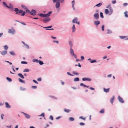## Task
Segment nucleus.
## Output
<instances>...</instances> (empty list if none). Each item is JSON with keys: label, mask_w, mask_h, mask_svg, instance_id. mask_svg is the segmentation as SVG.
I'll return each instance as SVG.
<instances>
[{"label": "nucleus", "mask_w": 128, "mask_h": 128, "mask_svg": "<svg viewBox=\"0 0 128 128\" xmlns=\"http://www.w3.org/2000/svg\"><path fill=\"white\" fill-rule=\"evenodd\" d=\"M103 90L106 93H108L109 92L110 88H108L106 89L105 88H103Z\"/></svg>", "instance_id": "21"}, {"label": "nucleus", "mask_w": 128, "mask_h": 128, "mask_svg": "<svg viewBox=\"0 0 128 128\" xmlns=\"http://www.w3.org/2000/svg\"><path fill=\"white\" fill-rule=\"evenodd\" d=\"M19 81L20 82L23 83H25V82L24 80H22L20 78H19L18 79Z\"/></svg>", "instance_id": "37"}, {"label": "nucleus", "mask_w": 128, "mask_h": 128, "mask_svg": "<svg viewBox=\"0 0 128 128\" xmlns=\"http://www.w3.org/2000/svg\"><path fill=\"white\" fill-rule=\"evenodd\" d=\"M21 42L24 45L25 48H26L27 49H29V46L28 44H25V43L23 41H22Z\"/></svg>", "instance_id": "11"}, {"label": "nucleus", "mask_w": 128, "mask_h": 128, "mask_svg": "<svg viewBox=\"0 0 128 128\" xmlns=\"http://www.w3.org/2000/svg\"><path fill=\"white\" fill-rule=\"evenodd\" d=\"M18 76L22 79H24V78L23 75L21 73L18 74Z\"/></svg>", "instance_id": "20"}, {"label": "nucleus", "mask_w": 128, "mask_h": 128, "mask_svg": "<svg viewBox=\"0 0 128 128\" xmlns=\"http://www.w3.org/2000/svg\"><path fill=\"white\" fill-rule=\"evenodd\" d=\"M112 33V31L109 30V29H108L107 30V33L108 34H111Z\"/></svg>", "instance_id": "36"}, {"label": "nucleus", "mask_w": 128, "mask_h": 128, "mask_svg": "<svg viewBox=\"0 0 128 128\" xmlns=\"http://www.w3.org/2000/svg\"><path fill=\"white\" fill-rule=\"evenodd\" d=\"M30 13L31 15L35 16L36 14V11L34 10H32L30 12Z\"/></svg>", "instance_id": "6"}, {"label": "nucleus", "mask_w": 128, "mask_h": 128, "mask_svg": "<svg viewBox=\"0 0 128 128\" xmlns=\"http://www.w3.org/2000/svg\"><path fill=\"white\" fill-rule=\"evenodd\" d=\"M76 30V28L75 27V25L74 24L73 25L72 28V32H73L75 31Z\"/></svg>", "instance_id": "17"}, {"label": "nucleus", "mask_w": 128, "mask_h": 128, "mask_svg": "<svg viewBox=\"0 0 128 128\" xmlns=\"http://www.w3.org/2000/svg\"><path fill=\"white\" fill-rule=\"evenodd\" d=\"M9 53L12 55L15 56L16 54L15 52L13 51H10L9 52Z\"/></svg>", "instance_id": "23"}, {"label": "nucleus", "mask_w": 128, "mask_h": 128, "mask_svg": "<svg viewBox=\"0 0 128 128\" xmlns=\"http://www.w3.org/2000/svg\"><path fill=\"white\" fill-rule=\"evenodd\" d=\"M6 80L9 82H10L12 81V80L11 78L8 77H7L6 78Z\"/></svg>", "instance_id": "30"}, {"label": "nucleus", "mask_w": 128, "mask_h": 128, "mask_svg": "<svg viewBox=\"0 0 128 128\" xmlns=\"http://www.w3.org/2000/svg\"><path fill=\"white\" fill-rule=\"evenodd\" d=\"M100 17L102 18H104V16L103 15V14L102 12H101L100 13Z\"/></svg>", "instance_id": "44"}, {"label": "nucleus", "mask_w": 128, "mask_h": 128, "mask_svg": "<svg viewBox=\"0 0 128 128\" xmlns=\"http://www.w3.org/2000/svg\"><path fill=\"white\" fill-rule=\"evenodd\" d=\"M2 3H3V5L4 6H5L7 8H9L8 6L7 5L6 3L5 2H3Z\"/></svg>", "instance_id": "38"}, {"label": "nucleus", "mask_w": 128, "mask_h": 128, "mask_svg": "<svg viewBox=\"0 0 128 128\" xmlns=\"http://www.w3.org/2000/svg\"><path fill=\"white\" fill-rule=\"evenodd\" d=\"M104 25H102V31H104Z\"/></svg>", "instance_id": "49"}, {"label": "nucleus", "mask_w": 128, "mask_h": 128, "mask_svg": "<svg viewBox=\"0 0 128 128\" xmlns=\"http://www.w3.org/2000/svg\"><path fill=\"white\" fill-rule=\"evenodd\" d=\"M68 44L70 47V48H72L73 46V44L72 41L69 40L68 41Z\"/></svg>", "instance_id": "10"}, {"label": "nucleus", "mask_w": 128, "mask_h": 128, "mask_svg": "<svg viewBox=\"0 0 128 128\" xmlns=\"http://www.w3.org/2000/svg\"><path fill=\"white\" fill-rule=\"evenodd\" d=\"M100 23V21L98 20H96L94 22V25L96 26H98Z\"/></svg>", "instance_id": "9"}, {"label": "nucleus", "mask_w": 128, "mask_h": 128, "mask_svg": "<svg viewBox=\"0 0 128 128\" xmlns=\"http://www.w3.org/2000/svg\"><path fill=\"white\" fill-rule=\"evenodd\" d=\"M40 26L44 28H45L46 30H54V29L53 28H49L48 26H47V27H43L42 26H40Z\"/></svg>", "instance_id": "19"}, {"label": "nucleus", "mask_w": 128, "mask_h": 128, "mask_svg": "<svg viewBox=\"0 0 128 128\" xmlns=\"http://www.w3.org/2000/svg\"><path fill=\"white\" fill-rule=\"evenodd\" d=\"M21 7H22L24 9H26V6H25L23 5H22Z\"/></svg>", "instance_id": "60"}, {"label": "nucleus", "mask_w": 128, "mask_h": 128, "mask_svg": "<svg viewBox=\"0 0 128 128\" xmlns=\"http://www.w3.org/2000/svg\"><path fill=\"white\" fill-rule=\"evenodd\" d=\"M70 53L72 56H74L75 58H76V56L74 54V50L72 48H70Z\"/></svg>", "instance_id": "3"}, {"label": "nucleus", "mask_w": 128, "mask_h": 128, "mask_svg": "<svg viewBox=\"0 0 128 128\" xmlns=\"http://www.w3.org/2000/svg\"><path fill=\"white\" fill-rule=\"evenodd\" d=\"M72 6H74V4H75V2L74 0H73L72 2Z\"/></svg>", "instance_id": "51"}, {"label": "nucleus", "mask_w": 128, "mask_h": 128, "mask_svg": "<svg viewBox=\"0 0 128 128\" xmlns=\"http://www.w3.org/2000/svg\"><path fill=\"white\" fill-rule=\"evenodd\" d=\"M104 109H102L100 111V114H104Z\"/></svg>", "instance_id": "39"}, {"label": "nucleus", "mask_w": 128, "mask_h": 128, "mask_svg": "<svg viewBox=\"0 0 128 128\" xmlns=\"http://www.w3.org/2000/svg\"><path fill=\"white\" fill-rule=\"evenodd\" d=\"M50 119L51 120H53V116H50Z\"/></svg>", "instance_id": "61"}, {"label": "nucleus", "mask_w": 128, "mask_h": 128, "mask_svg": "<svg viewBox=\"0 0 128 128\" xmlns=\"http://www.w3.org/2000/svg\"><path fill=\"white\" fill-rule=\"evenodd\" d=\"M118 99L120 102L122 103H124V102L122 98L119 96H118Z\"/></svg>", "instance_id": "7"}, {"label": "nucleus", "mask_w": 128, "mask_h": 128, "mask_svg": "<svg viewBox=\"0 0 128 128\" xmlns=\"http://www.w3.org/2000/svg\"><path fill=\"white\" fill-rule=\"evenodd\" d=\"M78 21V18H75L72 20V22L73 23H76Z\"/></svg>", "instance_id": "15"}, {"label": "nucleus", "mask_w": 128, "mask_h": 128, "mask_svg": "<svg viewBox=\"0 0 128 128\" xmlns=\"http://www.w3.org/2000/svg\"><path fill=\"white\" fill-rule=\"evenodd\" d=\"M9 6H8V7H9V8H11L12 10H13L14 8H13V6H12V5L11 4H10Z\"/></svg>", "instance_id": "33"}, {"label": "nucleus", "mask_w": 128, "mask_h": 128, "mask_svg": "<svg viewBox=\"0 0 128 128\" xmlns=\"http://www.w3.org/2000/svg\"><path fill=\"white\" fill-rule=\"evenodd\" d=\"M42 79L41 78H39L37 79V80L38 81H40Z\"/></svg>", "instance_id": "64"}, {"label": "nucleus", "mask_w": 128, "mask_h": 128, "mask_svg": "<svg viewBox=\"0 0 128 128\" xmlns=\"http://www.w3.org/2000/svg\"><path fill=\"white\" fill-rule=\"evenodd\" d=\"M79 124L80 126H82L84 125L85 124L83 122H80L79 123Z\"/></svg>", "instance_id": "56"}, {"label": "nucleus", "mask_w": 128, "mask_h": 128, "mask_svg": "<svg viewBox=\"0 0 128 128\" xmlns=\"http://www.w3.org/2000/svg\"><path fill=\"white\" fill-rule=\"evenodd\" d=\"M16 32V31L14 28L12 27L10 29H8V32L9 34H14Z\"/></svg>", "instance_id": "2"}, {"label": "nucleus", "mask_w": 128, "mask_h": 128, "mask_svg": "<svg viewBox=\"0 0 128 128\" xmlns=\"http://www.w3.org/2000/svg\"><path fill=\"white\" fill-rule=\"evenodd\" d=\"M72 73L76 75H78L79 74L78 73L75 71L73 72H72Z\"/></svg>", "instance_id": "43"}, {"label": "nucleus", "mask_w": 128, "mask_h": 128, "mask_svg": "<svg viewBox=\"0 0 128 128\" xmlns=\"http://www.w3.org/2000/svg\"><path fill=\"white\" fill-rule=\"evenodd\" d=\"M32 61L34 62H36V63H38V60L37 59H34L32 60Z\"/></svg>", "instance_id": "34"}, {"label": "nucleus", "mask_w": 128, "mask_h": 128, "mask_svg": "<svg viewBox=\"0 0 128 128\" xmlns=\"http://www.w3.org/2000/svg\"><path fill=\"white\" fill-rule=\"evenodd\" d=\"M6 105V107L7 108H11L10 106L9 105L8 103L7 102H6L5 103Z\"/></svg>", "instance_id": "16"}, {"label": "nucleus", "mask_w": 128, "mask_h": 128, "mask_svg": "<svg viewBox=\"0 0 128 128\" xmlns=\"http://www.w3.org/2000/svg\"><path fill=\"white\" fill-rule=\"evenodd\" d=\"M44 113H42L41 114L38 115L39 116H42L44 117Z\"/></svg>", "instance_id": "52"}, {"label": "nucleus", "mask_w": 128, "mask_h": 128, "mask_svg": "<svg viewBox=\"0 0 128 128\" xmlns=\"http://www.w3.org/2000/svg\"><path fill=\"white\" fill-rule=\"evenodd\" d=\"M80 86H84V87H86V85L84 84L83 83H80Z\"/></svg>", "instance_id": "48"}, {"label": "nucleus", "mask_w": 128, "mask_h": 128, "mask_svg": "<svg viewBox=\"0 0 128 128\" xmlns=\"http://www.w3.org/2000/svg\"><path fill=\"white\" fill-rule=\"evenodd\" d=\"M49 97H50L51 98H53L55 100H57V98L54 96H49Z\"/></svg>", "instance_id": "31"}, {"label": "nucleus", "mask_w": 128, "mask_h": 128, "mask_svg": "<svg viewBox=\"0 0 128 128\" xmlns=\"http://www.w3.org/2000/svg\"><path fill=\"white\" fill-rule=\"evenodd\" d=\"M52 13V12L51 11H50L47 14H46L47 17H48L50 16V14H51Z\"/></svg>", "instance_id": "32"}, {"label": "nucleus", "mask_w": 128, "mask_h": 128, "mask_svg": "<svg viewBox=\"0 0 128 128\" xmlns=\"http://www.w3.org/2000/svg\"><path fill=\"white\" fill-rule=\"evenodd\" d=\"M128 3H124L123 4V5L124 6H126L128 5Z\"/></svg>", "instance_id": "63"}, {"label": "nucleus", "mask_w": 128, "mask_h": 128, "mask_svg": "<svg viewBox=\"0 0 128 128\" xmlns=\"http://www.w3.org/2000/svg\"><path fill=\"white\" fill-rule=\"evenodd\" d=\"M90 62L91 63H93L94 62H96V60H90Z\"/></svg>", "instance_id": "40"}, {"label": "nucleus", "mask_w": 128, "mask_h": 128, "mask_svg": "<svg viewBox=\"0 0 128 128\" xmlns=\"http://www.w3.org/2000/svg\"><path fill=\"white\" fill-rule=\"evenodd\" d=\"M38 15L42 16V17L47 18L46 14H43L42 13L38 14Z\"/></svg>", "instance_id": "13"}, {"label": "nucleus", "mask_w": 128, "mask_h": 128, "mask_svg": "<svg viewBox=\"0 0 128 128\" xmlns=\"http://www.w3.org/2000/svg\"><path fill=\"white\" fill-rule=\"evenodd\" d=\"M38 62L40 65H42L44 64L43 62L42 61H41L40 60H38Z\"/></svg>", "instance_id": "28"}, {"label": "nucleus", "mask_w": 128, "mask_h": 128, "mask_svg": "<svg viewBox=\"0 0 128 128\" xmlns=\"http://www.w3.org/2000/svg\"><path fill=\"white\" fill-rule=\"evenodd\" d=\"M127 13L128 12L127 11H126L124 13V16L126 17V18L128 17V15L127 14Z\"/></svg>", "instance_id": "27"}, {"label": "nucleus", "mask_w": 128, "mask_h": 128, "mask_svg": "<svg viewBox=\"0 0 128 128\" xmlns=\"http://www.w3.org/2000/svg\"><path fill=\"white\" fill-rule=\"evenodd\" d=\"M50 20V18L47 17L43 18L42 21L44 23H46L49 22Z\"/></svg>", "instance_id": "5"}, {"label": "nucleus", "mask_w": 128, "mask_h": 128, "mask_svg": "<svg viewBox=\"0 0 128 128\" xmlns=\"http://www.w3.org/2000/svg\"><path fill=\"white\" fill-rule=\"evenodd\" d=\"M23 12V10H19L18 12H16V14H21Z\"/></svg>", "instance_id": "26"}, {"label": "nucleus", "mask_w": 128, "mask_h": 128, "mask_svg": "<svg viewBox=\"0 0 128 128\" xmlns=\"http://www.w3.org/2000/svg\"><path fill=\"white\" fill-rule=\"evenodd\" d=\"M79 78H75L74 80V82H78L79 81Z\"/></svg>", "instance_id": "25"}, {"label": "nucleus", "mask_w": 128, "mask_h": 128, "mask_svg": "<svg viewBox=\"0 0 128 128\" xmlns=\"http://www.w3.org/2000/svg\"><path fill=\"white\" fill-rule=\"evenodd\" d=\"M114 98V96H112V98H111L110 100V102L112 104L114 102L113 100Z\"/></svg>", "instance_id": "22"}, {"label": "nucleus", "mask_w": 128, "mask_h": 128, "mask_svg": "<svg viewBox=\"0 0 128 128\" xmlns=\"http://www.w3.org/2000/svg\"><path fill=\"white\" fill-rule=\"evenodd\" d=\"M29 70L28 69L26 68L24 69L23 71V72H29Z\"/></svg>", "instance_id": "47"}, {"label": "nucleus", "mask_w": 128, "mask_h": 128, "mask_svg": "<svg viewBox=\"0 0 128 128\" xmlns=\"http://www.w3.org/2000/svg\"><path fill=\"white\" fill-rule=\"evenodd\" d=\"M80 58L82 60H83L84 59V57L83 56H81Z\"/></svg>", "instance_id": "62"}, {"label": "nucleus", "mask_w": 128, "mask_h": 128, "mask_svg": "<svg viewBox=\"0 0 128 128\" xmlns=\"http://www.w3.org/2000/svg\"><path fill=\"white\" fill-rule=\"evenodd\" d=\"M23 114L25 116V117L27 118H30V116H29L28 114L25 113L24 112H23Z\"/></svg>", "instance_id": "18"}, {"label": "nucleus", "mask_w": 128, "mask_h": 128, "mask_svg": "<svg viewBox=\"0 0 128 128\" xmlns=\"http://www.w3.org/2000/svg\"><path fill=\"white\" fill-rule=\"evenodd\" d=\"M67 74L68 75L71 76H73V75L71 74L70 72H67Z\"/></svg>", "instance_id": "59"}, {"label": "nucleus", "mask_w": 128, "mask_h": 128, "mask_svg": "<svg viewBox=\"0 0 128 128\" xmlns=\"http://www.w3.org/2000/svg\"><path fill=\"white\" fill-rule=\"evenodd\" d=\"M20 89L21 90L24 91L25 90L26 88H23L22 86H20Z\"/></svg>", "instance_id": "45"}, {"label": "nucleus", "mask_w": 128, "mask_h": 128, "mask_svg": "<svg viewBox=\"0 0 128 128\" xmlns=\"http://www.w3.org/2000/svg\"><path fill=\"white\" fill-rule=\"evenodd\" d=\"M60 6V3L59 2H56L55 6L56 8H58Z\"/></svg>", "instance_id": "12"}, {"label": "nucleus", "mask_w": 128, "mask_h": 128, "mask_svg": "<svg viewBox=\"0 0 128 128\" xmlns=\"http://www.w3.org/2000/svg\"><path fill=\"white\" fill-rule=\"evenodd\" d=\"M64 110L65 112L67 113H68V112H69L70 111V110H69V109H64Z\"/></svg>", "instance_id": "35"}, {"label": "nucleus", "mask_w": 128, "mask_h": 128, "mask_svg": "<svg viewBox=\"0 0 128 128\" xmlns=\"http://www.w3.org/2000/svg\"><path fill=\"white\" fill-rule=\"evenodd\" d=\"M79 118L81 119L84 120H85V118H84L82 116H80L79 117Z\"/></svg>", "instance_id": "58"}, {"label": "nucleus", "mask_w": 128, "mask_h": 128, "mask_svg": "<svg viewBox=\"0 0 128 128\" xmlns=\"http://www.w3.org/2000/svg\"><path fill=\"white\" fill-rule=\"evenodd\" d=\"M7 52V50H3L1 52V55L2 56H5Z\"/></svg>", "instance_id": "14"}, {"label": "nucleus", "mask_w": 128, "mask_h": 128, "mask_svg": "<svg viewBox=\"0 0 128 128\" xmlns=\"http://www.w3.org/2000/svg\"><path fill=\"white\" fill-rule=\"evenodd\" d=\"M109 8V11L108 9H106L105 10L104 13L106 14H108L109 16L111 15L113 13V10L112 8L111 7L110 5L109 4L106 7V8Z\"/></svg>", "instance_id": "1"}, {"label": "nucleus", "mask_w": 128, "mask_h": 128, "mask_svg": "<svg viewBox=\"0 0 128 128\" xmlns=\"http://www.w3.org/2000/svg\"><path fill=\"white\" fill-rule=\"evenodd\" d=\"M16 21L17 22H19L20 24H22V25H24L26 26V24L25 23H24V22H20L19 21Z\"/></svg>", "instance_id": "41"}, {"label": "nucleus", "mask_w": 128, "mask_h": 128, "mask_svg": "<svg viewBox=\"0 0 128 128\" xmlns=\"http://www.w3.org/2000/svg\"><path fill=\"white\" fill-rule=\"evenodd\" d=\"M26 14L25 12H22V13L20 14V16H24Z\"/></svg>", "instance_id": "53"}, {"label": "nucleus", "mask_w": 128, "mask_h": 128, "mask_svg": "<svg viewBox=\"0 0 128 128\" xmlns=\"http://www.w3.org/2000/svg\"><path fill=\"white\" fill-rule=\"evenodd\" d=\"M21 63L22 64H26L28 63L27 62L25 61H22L21 62Z\"/></svg>", "instance_id": "54"}, {"label": "nucleus", "mask_w": 128, "mask_h": 128, "mask_svg": "<svg viewBox=\"0 0 128 128\" xmlns=\"http://www.w3.org/2000/svg\"><path fill=\"white\" fill-rule=\"evenodd\" d=\"M74 120V118L73 117H70L69 118V120L70 121H73Z\"/></svg>", "instance_id": "29"}, {"label": "nucleus", "mask_w": 128, "mask_h": 128, "mask_svg": "<svg viewBox=\"0 0 128 128\" xmlns=\"http://www.w3.org/2000/svg\"><path fill=\"white\" fill-rule=\"evenodd\" d=\"M14 11L16 12H18L19 10L18 8H14Z\"/></svg>", "instance_id": "55"}, {"label": "nucleus", "mask_w": 128, "mask_h": 128, "mask_svg": "<svg viewBox=\"0 0 128 128\" xmlns=\"http://www.w3.org/2000/svg\"><path fill=\"white\" fill-rule=\"evenodd\" d=\"M31 88H32L36 89L37 88V87L36 86H32Z\"/></svg>", "instance_id": "57"}, {"label": "nucleus", "mask_w": 128, "mask_h": 128, "mask_svg": "<svg viewBox=\"0 0 128 128\" xmlns=\"http://www.w3.org/2000/svg\"><path fill=\"white\" fill-rule=\"evenodd\" d=\"M102 5V4L101 3H99L96 4L95 6H96L98 7H100Z\"/></svg>", "instance_id": "24"}, {"label": "nucleus", "mask_w": 128, "mask_h": 128, "mask_svg": "<svg viewBox=\"0 0 128 128\" xmlns=\"http://www.w3.org/2000/svg\"><path fill=\"white\" fill-rule=\"evenodd\" d=\"M119 37L121 39H124V38H126V36H119Z\"/></svg>", "instance_id": "46"}, {"label": "nucleus", "mask_w": 128, "mask_h": 128, "mask_svg": "<svg viewBox=\"0 0 128 128\" xmlns=\"http://www.w3.org/2000/svg\"><path fill=\"white\" fill-rule=\"evenodd\" d=\"M116 0H112V3L113 4H116Z\"/></svg>", "instance_id": "50"}, {"label": "nucleus", "mask_w": 128, "mask_h": 128, "mask_svg": "<svg viewBox=\"0 0 128 128\" xmlns=\"http://www.w3.org/2000/svg\"><path fill=\"white\" fill-rule=\"evenodd\" d=\"M93 16L96 20H98L99 18L98 13H96L94 14L93 15Z\"/></svg>", "instance_id": "4"}, {"label": "nucleus", "mask_w": 128, "mask_h": 128, "mask_svg": "<svg viewBox=\"0 0 128 128\" xmlns=\"http://www.w3.org/2000/svg\"><path fill=\"white\" fill-rule=\"evenodd\" d=\"M4 49L5 50H7L8 49V47L7 45H5L3 46Z\"/></svg>", "instance_id": "42"}, {"label": "nucleus", "mask_w": 128, "mask_h": 128, "mask_svg": "<svg viewBox=\"0 0 128 128\" xmlns=\"http://www.w3.org/2000/svg\"><path fill=\"white\" fill-rule=\"evenodd\" d=\"M82 80L83 81H90L91 80V79L89 78H82Z\"/></svg>", "instance_id": "8"}]
</instances>
